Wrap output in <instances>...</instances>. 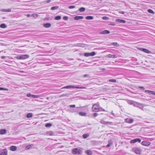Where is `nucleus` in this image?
<instances>
[{
    "label": "nucleus",
    "instance_id": "1",
    "mask_svg": "<svg viewBox=\"0 0 155 155\" xmlns=\"http://www.w3.org/2000/svg\"><path fill=\"white\" fill-rule=\"evenodd\" d=\"M92 110L94 112H98L100 111V108L99 106V104L97 103L94 104L92 107Z\"/></svg>",
    "mask_w": 155,
    "mask_h": 155
},
{
    "label": "nucleus",
    "instance_id": "2",
    "mask_svg": "<svg viewBox=\"0 0 155 155\" xmlns=\"http://www.w3.org/2000/svg\"><path fill=\"white\" fill-rule=\"evenodd\" d=\"M133 104L134 106L139 107L142 110L143 109V104L136 102H133L131 103Z\"/></svg>",
    "mask_w": 155,
    "mask_h": 155
},
{
    "label": "nucleus",
    "instance_id": "3",
    "mask_svg": "<svg viewBox=\"0 0 155 155\" xmlns=\"http://www.w3.org/2000/svg\"><path fill=\"white\" fill-rule=\"evenodd\" d=\"M29 56L27 54H22L21 55L17 57V59L21 60V59H25L26 58H28Z\"/></svg>",
    "mask_w": 155,
    "mask_h": 155
},
{
    "label": "nucleus",
    "instance_id": "4",
    "mask_svg": "<svg viewBox=\"0 0 155 155\" xmlns=\"http://www.w3.org/2000/svg\"><path fill=\"white\" fill-rule=\"evenodd\" d=\"M72 152L74 154H80L81 153V150L80 149L77 148H74L73 149Z\"/></svg>",
    "mask_w": 155,
    "mask_h": 155
},
{
    "label": "nucleus",
    "instance_id": "5",
    "mask_svg": "<svg viewBox=\"0 0 155 155\" xmlns=\"http://www.w3.org/2000/svg\"><path fill=\"white\" fill-rule=\"evenodd\" d=\"M132 150L133 152L137 154H140V149L137 147H134L132 149Z\"/></svg>",
    "mask_w": 155,
    "mask_h": 155
},
{
    "label": "nucleus",
    "instance_id": "6",
    "mask_svg": "<svg viewBox=\"0 0 155 155\" xmlns=\"http://www.w3.org/2000/svg\"><path fill=\"white\" fill-rule=\"evenodd\" d=\"M96 54L95 52H92L91 53H85L84 54V56L85 57H88L89 56H92Z\"/></svg>",
    "mask_w": 155,
    "mask_h": 155
},
{
    "label": "nucleus",
    "instance_id": "7",
    "mask_svg": "<svg viewBox=\"0 0 155 155\" xmlns=\"http://www.w3.org/2000/svg\"><path fill=\"white\" fill-rule=\"evenodd\" d=\"M139 49L141 51H143V52L147 54H151L152 53L151 51H150L148 50L145 48H139Z\"/></svg>",
    "mask_w": 155,
    "mask_h": 155
},
{
    "label": "nucleus",
    "instance_id": "8",
    "mask_svg": "<svg viewBox=\"0 0 155 155\" xmlns=\"http://www.w3.org/2000/svg\"><path fill=\"white\" fill-rule=\"evenodd\" d=\"M125 121L127 123L131 124L133 122L134 120L132 118H127L125 119Z\"/></svg>",
    "mask_w": 155,
    "mask_h": 155
},
{
    "label": "nucleus",
    "instance_id": "9",
    "mask_svg": "<svg viewBox=\"0 0 155 155\" xmlns=\"http://www.w3.org/2000/svg\"><path fill=\"white\" fill-rule=\"evenodd\" d=\"M145 92L147 93L151 94L153 95H155V92L153 91H151L150 90H145Z\"/></svg>",
    "mask_w": 155,
    "mask_h": 155
},
{
    "label": "nucleus",
    "instance_id": "10",
    "mask_svg": "<svg viewBox=\"0 0 155 155\" xmlns=\"http://www.w3.org/2000/svg\"><path fill=\"white\" fill-rule=\"evenodd\" d=\"M141 144L144 146H148L150 144V143L146 141H143L141 142Z\"/></svg>",
    "mask_w": 155,
    "mask_h": 155
},
{
    "label": "nucleus",
    "instance_id": "11",
    "mask_svg": "<svg viewBox=\"0 0 155 155\" xmlns=\"http://www.w3.org/2000/svg\"><path fill=\"white\" fill-rule=\"evenodd\" d=\"M116 21L117 22L124 23L126 22L125 20H124L117 19H116Z\"/></svg>",
    "mask_w": 155,
    "mask_h": 155
},
{
    "label": "nucleus",
    "instance_id": "12",
    "mask_svg": "<svg viewBox=\"0 0 155 155\" xmlns=\"http://www.w3.org/2000/svg\"><path fill=\"white\" fill-rule=\"evenodd\" d=\"M1 151L0 155H7V150H4Z\"/></svg>",
    "mask_w": 155,
    "mask_h": 155
},
{
    "label": "nucleus",
    "instance_id": "13",
    "mask_svg": "<svg viewBox=\"0 0 155 155\" xmlns=\"http://www.w3.org/2000/svg\"><path fill=\"white\" fill-rule=\"evenodd\" d=\"M72 95L71 93H69V94H65L64 93L61 94L60 96V97H62L66 96L67 97H69V95Z\"/></svg>",
    "mask_w": 155,
    "mask_h": 155
},
{
    "label": "nucleus",
    "instance_id": "14",
    "mask_svg": "<svg viewBox=\"0 0 155 155\" xmlns=\"http://www.w3.org/2000/svg\"><path fill=\"white\" fill-rule=\"evenodd\" d=\"M110 33V31L107 30H104V31H102L100 33V34H108Z\"/></svg>",
    "mask_w": 155,
    "mask_h": 155
},
{
    "label": "nucleus",
    "instance_id": "15",
    "mask_svg": "<svg viewBox=\"0 0 155 155\" xmlns=\"http://www.w3.org/2000/svg\"><path fill=\"white\" fill-rule=\"evenodd\" d=\"M10 150L12 151H15L17 150V147L14 146H11L10 147Z\"/></svg>",
    "mask_w": 155,
    "mask_h": 155
},
{
    "label": "nucleus",
    "instance_id": "16",
    "mask_svg": "<svg viewBox=\"0 0 155 155\" xmlns=\"http://www.w3.org/2000/svg\"><path fill=\"white\" fill-rule=\"evenodd\" d=\"M83 18V17L82 16H76L74 18V19L76 20L82 19Z\"/></svg>",
    "mask_w": 155,
    "mask_h": 155
},
{
    "label": "nucleus",
    "instance_id": "17",
    "mask_svg": "<svg viewBox=\"0 0 155 155\" xmlns=\"http://www.w3.org/2000/svg\"><path fill=\"white\" fill-rule=\"evenodd\" d=\"M85 153L87 155H91L92 154V152L89 150H86Z\"/></svg>",
    "mask_w": 155,
    "mask_h": 155
},
{
    "label": "nucleus",
    "instance_id": "18",
    "mask_svg": "<svg viewBox=\"0 0 155 155\" xmlns=\"http://www.w3.org/2000/svg\"><path fill=\"white\" fill-rule=\"evenodd\" d=\"M51 26V25L49 23H47L44 24L43 25L44 27L45 28H50Z\"/></svg>",
    "mask_w": 155,
    "mask_h": 155
},
{
    "label": "nucleus",
    "instance_id": "19",
    "mask_svg": "<svg viewBox=\"0 0 155 155\" xmlns=\"http://www.w3.org/2000/svg\"><path fill=\"white\" fill-rule=\"evenodd\" d=\"M6 130L5 129H1L0 130V134H3L6 133Z\"/></svg>",
    "mask_w": 155,
    "mask_h": 155
},
{
    "label": "nucleus",
    "instance_id": "20",
    "mask_svg": "<svg viewBox=\"0 0 155 155\" xmlns=\"http://www.w3.org/2000/svg\"><path fill=\"white\" fill-rule=\"evenodd\" d=\"M33 144H30V145H27L26 147V150H29V149H30V148H31L33 146Z\"/></svg>",
    "mask_w": 155,
    "mask_h": 155
},
{
    "label": "nucleus",
    "instance_id": "21",
    "mask_svg": "<svg viewBox=\"0 0 155 155\" xmlns=\"http://www.w3.org/2000/svg\"><path fill=\"white\" fill-rule=\"evenodd\" d=\"M0 27L2 28H7V26L6 24H2L0 25Z\"/></svg>",
    "mask_w": 155,
    "mask_h": 155
},
{
    "label": "nucleus",
    "instance_id": "22",
    "mask_svg": "<svg viewBox=\"0 0 155 155\" xmlns=\"http://www.w3.org/2000/svg\"><path fill=\"white\" fill-rule=\"evenodd\" d=\"M93 17L91 16H87L86 17V19L87 20H92L93 19Z\"/></svg>",
    "mask_w": 155,
    "mask_h": 155
},
{
    "label": "nucleus",
    "instance_id": "23",
    "mask_svg": "<svg viewBox=\"0 0 155 155\" xmlns=\"http://www.w3.org/2000/svg\"><path fill=\"white\" fill-rule=\"evenodd\" d=\"M41 97V96L38 95H32L31 97L33 98H38Z\"/></svg>",
    "mask_w": 155,
    "mask_h": 155
},
{
    "label": "nucleus",
    "instance_id": "24",
    "mask_svg": "<svg viewBox=\"0 0 155 155\" xmlns=\"http://www.w3.org/2000/svg\"><path fill=\"white\" fill-rule=\"evenodd\" d=\"M33 114L31 113H28L27 115V117L28 118H29L32 117Z\"/></svg>",
    "mask_w": 155,
    "mask_h": 155
},
{
    "label": "nucleus",
    "instance_id": "25",
    "mask_svg": "<svg viewBox=\"0 0 155 155\" xmlns=\"http://www.w3.org/2000/svg\"><path fill=\"white\" fill-rule=\"evenodd\" d=\"M47 134L50 136L53 135V133L52 131H49L47 132Z\"/></svg>",
    "mask_w": 155,
    "mask_h": 155
},
{
    "label": "nucleus",
    "instance_id": "26",
    "mask_svg": "<svg viewBox=\"0 0 155 155\" xmlns=\"http://www.w3.org/2000/svg\"><path fill=\"white\" fill-rule=\"evenodd\" d=\"M79 114L81 116H85L86 115V113L83 112H80L79 113Z\"/></svg>",
    "mask_w": 155,
    "mask_h": 155
},
{
    "label": "nucleus",
    "instance_id": "27",
    "mask_svg": "<svg viewBox=\"0 0 155 155\" xmlns=\"http://www.w3.org/2000/svg\"><path fill=\"white\" fill-rule=\"evenodd\" d=\"M137 138L135 139L134 140H131L130 141V143H135L136 142H137Z\"/></svg>",
    "mask_w": 155,
    "mask_h": 155
},
{
    "label": "nucleus",
    "instance_id": "28",
    "mask_svg": "<svg viewBox=\"0 0 155 155\" xmlns=\"http://www.w3.org/2000/svg\"><path fill=\"white\" fill-rule=\"evenodd\" d=\"M72 88H78V89H83V88H85V87H79L77 86H74L72 85Z\"/></svg>",
    "mask_w": 155,
    "mask_h": 155
},
{
    "label": "nucleus",
    "instance_id": "29",
    "mask_svg": "<svg viewBox=\"0 0 155 155\" xmlns=\"http://www.w3.org/2000/svg\"><path fill=\"white\" fill-rule=\"evenodd\" d=\"M58 8V6H55L52 7H51V10H53L55 9H57Z\"/></svg>",
    "mask_w": 155,
    "mask_h": 155
},
{
    "label": "nucleus",
    "instance_id": "30",
    "mask_svg": "<svg viewBox=\"0 0 155 155\" xmlns=\"http://www.w3.org/2000/svg\"><path fill=\"white\" fill-rule=\"evenodd\" d=\"M72 85H69V86H67L65 87H64L62 88H67L68 89L70 88H72Z\"/></svg>",
    "mask_w": 155,
    "mask_h": 155
},
{
    "label": "nucleus",
    "instance_id": "31",
    "mask_svg": "<svg viewBox=\"0 0 155 155\" xmlns=\"http://www.w3.org/2000/svg\"><path fill=\"white\" fill-rule=\"evenodd\" d=\"M52 126V124L50 123H47L45 124V127H49Z\"/></svg>",
    "mask_w": 155,
    "mask_h": 155
},
{
    "label": "nucleus",
    "instance_id": "32",
    "mask_svg": "<svg viewBox=\"0 0 155 155\" xmlns=\"http://www.w3.org/2000/svg\"><path fill=\"white\" fill-rule=\"evenodd\" d=\"M61 17L60 16H58L55 18V19L56 20H59L61 19Z\"/></svg>",
    "mask_w": 155,
    "mask_h": 155
},
{
    "label": "nucleus",
    "instance_id": "33",
    "mask_svg": "<svg viewBox=\"0 0 155 155\" xmlns=\"http://www.w3.org/2000/svg\"><path fill=\"white\" fill-rule=\"evenodd\" d=\"M85 10V8L84 7H81L79 8V11L80 12H84Z\"/></svg>",
    "mask_w": 155,
    "mask_h": 155
},
{
    "label": "nucleus",
    "instance_id": "34",
    "mask_svg": "<svg viewBox=\"0 0 155 155\" xmlns=\"http://www.w3.org/2000/svg\"><path fill=\"white\" fill-rule=\"evenodd\" d=\"M89 136V135L87 134H84L83 135V137L84 138H86Z\"/></svg>",
    "mask_w": 155,
    "mask_h": 155
},
{
    "label": "nucleus",
    "instance_id": "35",
    "mask_svg": "<svg viewBox=\"0 0 155 155\" xmlns=\"http://www.w3.org/2000/svg\"><path fill=\"white\" fill-rule=\"evenodd\" d=\"M109 81L111 82L115 83L116 82V81L115 79H110L109 80Z\"/></svg>",
    "mask_w": 155,
    "mask_h": 155
},
{
    "label": "nucleus",
    "instance_id": "36",
    "mask_svg": "<svg viewBox=\"0 0 155 155\" xmlns=\"http://www.w3.org/2000/svg\"><path fill=\"white\" fill-rule=\"evenodd\" d=\"M114 46H116L117 47H118L119 45L117 42H113L111 44Z\"/></svg>",
    "mask_w": 155,
    "mask_h": 155
},
{
    "label": "nucleus",
    "instance_id": "37",
    "mask_svg": "<svg viewBox=\"0 0 155 155\" xmlns=\"http://www.w3.org/2000/svg\"><path fill=\"white\" fill-rule=\"evenodd\" d=\"M148 12L149 13L154 14V12L151 9H149L148 10Z\"/></svg>",
    "mask_w": 155,
    "mask_h": 155
},
{
    "label": "nucleus",
    "instance_id": "38",
    "mask_svg": "<svg viewBox=\"0 0 155 155\" xmlns=\"http://www.w3.org/2000/svg\"><path fill=\"white\" fill-rule=\"evenodd\" d=\"M0 90H6L8 91V89L6 88H4L3 87H0Z\"/></svg>",
    "mask_w": 155,
    "mask_h": 155
},
{
    "label": "nucleus",
    "instance_id": "39",
    "mask_svg": "<svg viewBox=\"0 0 155 155\" xmlns=\"http://www.w3.org/2000/svg\"><path fill=\"white\" fill-rule=\"evenodd\" d=\"M101 123L102 124H106V121H105L103 120H101Z\"/></svg>",
    "mask_w": 155,
    "mask_h": 155
},
{
    "label": "nucleus",
    "instance_id": "40",
    "mask_svg": "<svg viewBox=\"0 0 155 155\" xmlns=\"http://www.w3.org/2000/svg\"><path fill=\"white\" fill-rule=\"evenodd\" d=\"M103 20H107L109 19V18L107 16H104L102 18Z\"/></svg>",
    "mask_w": 155,
    "mask_h": 155
},
{
    "label": "nucleus",
    "instance_id": "41",
    "mask_svg": "<svg viewBox=\"0 0 155 155\" xmlns=\"http://www.w3.org/2000/svg\"><path fill=\"white\" fill-rule=\"evenodd\" d=\"M31 16L33 17H37L38 16V15L36 14H34L31 15Z\"/></svg>",
    "mask_w": 155,
    "mask_h": 155
},
{
    "label": "nucleus",
    "instance_id": "42",
    "mask_svg": "<svg viewBox=\"0 0 155 155\" xmlns=\"http://www.w3.org/2000/svg\"><path fill=\"white\" fill-rule=\"evenodd\" d=\"M63 19L65 20H67L68 19V18L67 16H64L63 17Z\"/></svg>",
    "mask_w": 155,
    "mask_h": 155
},
{
    "label": "nucleus",
    "instance_id": "43",
    "mask_svg": "<svg viewBox=\"0 0 155 155\" xmlns=\"http://www.w3.org/2000/svg\"><path fill=\"white\" fill-rule=\"evenodd\" d=\"M109 144L110 145H111L112 144V141L111 140H109L108 141Z\"/></svg>",
    "mask_w": 155,
    "mask_h": 155
},
{
    "label": "nucleus",
    "instance_id": "44",
    "mask_svg": "<svg viewBox=\"0 0 155 155\" xmlns=\"http://www.w3.org/2000/svg\"><path fill=\"white\" fill-rule=\"evenodd\" d=\"M75 6L74 5L69 6L68 7V8L70 9H72L75 8Z\"/></svg>",
    "mask_w": 155,
    "mask_h": 155
},
{
    "label": "nucleus",
    "instance_id": "45",
    "mask_svg": "<svg viewBox=\"0 0 155 155\" xmlns=\"http://www.w3.org/2000/svg\"><path fill=\"white\" fill-rule=\"evenodd\" d=\"M138 88H140V89L144 90H145V88L143 87L142 86H139Z\"/></svg>",
    "mask_w": 155,
    "mask_h": 155
},
{
    "label": "nucleus",
    "instance_id": "46",
    "mask_svg": "<svg viewBox=\"0 0 155 155\" xmlns=\"http://www.w3.org/2000/svg\"><path fill=\"white\" fill-rule=\"evenodd\" d=\"M51 0H48L47 1H44V3H49L51 2Z\"/></svg>",
    "mask_w": 155,
    "mask_h": 155
},
{
    "label": "nucleus",
    "instance_id": "47",
    "mask_svg": "<svg viewBox=\"0 0 155 155\" xmlns=\"http://www.w3.org/2000/svg\"><path fill=\"white\" fill-rule=\"evenodd\" d=\"M109 58H112V55L111 54H109L107 55Z\"/></svg>",
    "mask_w": 155,
    "mask_h": 155
},
{
    "label": "nucleus",
    "instance_id": "48",
    "mask_svg": "<svg viewBox=\"0 0 155 155\" xmlns=\"http://www.w3.org/2000/svg\"><path fill=\"white\" fill-rule=\"evenodd\" d=\"M98 114L97 113H95L93 114V116L94 117H96L98 115Z\"/></svg>",
    "mask_w": 155,
    "mask_h": 155
},
{
    "label": "nucleus",
    "instance_id": "49",
    "mask_svg": "<svg viewBox=\"0 0 155 155\" xmlns=\"http://www.w3.org/2000/svg\"><path fill=\"white\" fill-rule=\"evenodd\" d=\"M70 107H75V105H69Z\"/></svg>",
    "mask_w": 155,
    "mask_h": 155
},
{
    "label": "nucleus",
    "instance_id": "50",
    "mask_svg": "<svg viewBox=\"0 0 155 155\" xmlns=\"http://www.w3.org/2000/svg\"><path fill=\"white\" fill-rule=\"evenodd\" d=\"M32 95L30 93H28L27 94V96L28 97H31Z\"/></svg>",
    "mask_w": 155,
    "mask_h": 155
},
{
    "label": "nucleus",
    "instance_id": "51",
    "mask_svg": "<svg viewBox=\"0 0 155 155\" xmlns=\"http://www.w3.org/2000/svg\"><path fill=\"white\" fill-rule=\"evenodd\" d=\"M89 76V75L88 74H86L84 75L83 77L84 78H87Z\"/></svg>",
    "mask_w": 155,
    "mask_h": 155
},
{
    "label": "nucleus",
    "instance_id": "52",
    "mask_svg": "<svg viewBox=\"0 0 155 155\" xmlns=\"http://www.w3.org/2000/svg\"><path fill=\"white\" fill-rule=\"evenodd\" d=\"M7 9H2V12H7Z\"/></svg>",
    "mask_w": 155,
    "mask_h": 155
},
{
    "label": "nucleus",
    "instance_id": "53",
    "mask_svg": "<svg viewBox=\"0 0 155 155\" xmlns=\"http://www.w3.org/2000/svg\"><path fill=\"white\" fill-rule=\"evenodd\" d=\"M137 142H138L139 143H140L141 142V140L140 139L137 138Z\"/></svg>",
    "mask_w": 155,
    "mask_h": 155
},
{
    "label": "nucleus",
    "instance_id": "54",
    "mask_svg": "<svg viewBox=\"0 0 155 155\" xmlns=\"http://www.w3.org/2000/svg\"><path fill=\"white\" fill-rule=\"evenodd\" d=\"M117 58V57L115 55H112V58Z\"/></svg>",
    "mask_w": 155,
    "mask_h": 155
},
{
    "label": "nucleus",
    "instance_id": "55",
    "mask_svg": "<svg viewBox=\"0 0 155 155\" xmlns=\"http://www.w3.org/2000/svg\"><path fill=\"white\" fill-rule=\"evenodd\" d=\"M100 110L101 111H105V110L103 109L102 108H100Z\"/></svg>",
    "mask_w": 155,
    "mask_h": 155
},
{
    "label": "nucleus",
    "instance_id": "56",
    "mask_svg": "<svg viewBox=\"0 0 155 155\" xmlns=\"http://www.w3.org/2000/svg\"><path fill=\"white\" fill-rule=\"evenodd\" d=\"M112 123V122L109 121H106V124H111Z\"/></svg>",
    "mask_w": 155,
    "mask_h": 155
},
{
    "label": "nucleus",
    "instance_id": "57",
    "mask_svg": "<svg viewBox=\"0 0 155 155\" xmlns=\"http://www.w3.org/2000/svg\"><path fill=\"white\" fill-rule=\"evenodd\" d=\"M5 58V56H1V58L2 59H4Z\"/></svg>",
    "mask_w": 155,
    "mask_h": 155
},
{
    "label": "nucleus",
    "instance_id": "58",
    "mask_svg": "<svg viewBox=\"0 0 155 155\" xmlns=\"http://www.w3.org/2000/svg\"><path fill=\"white\" fill-rule=\"evenodd\" d=\"M7 12H10L11 11V9H7Z\"/></svg>",
    "mask_w": 155,
    "mask_h": 155
},
{
    "label": "nucleus",
    "instance_id": "59",
    "mask_svg": "<svg viewBox=\"0 0 155 155\" xmlns=\"http://www.w3.org/2000/svg\"><path fill=\"white\" fill-rule=\"evenodd\" d=\"M110 146H111V145H110V144H109L108 143V144L107 145V147H110Z\"/></svg>",
    "mask_w": 155,
    "mask_h": 155
},
{
    "label": "nucleus",
    "instance_id": "60",
    "mask_svg": "<svg viewBox=\"0 0 155 155\" xmlns=\"http://www.w3.org/2000/svg\"><path fill=\"white\" fill-rule=\"evenodd\" d=\"M124 12H123V11H121L120 12V13H121L122 14H124Z\"/></svg>",
    "mask_w": 155,
    "mask_h": 155
},
{
    "label": "nucleus",
    "instance_id": "61",
    "mask_svg": "<svg viewBox=\"0 0 155 155\" xmlns=\"http://www.w3.org/2000/svg\"><path fill=\"white\" fill-rule=\"evenodd\" d=\"M111 113L113 116H114V114L113 113V111H112Z\"/></svg>",
    "mask_w": 155,
    "mask_h": 155
},
{
    "label": "nucleus",
    "instance_id": "62",
    "mask_svg": "<svg viewBox=\"0 0 155 155\" xmlns=\"http://www.w3.org/2000/svg\"><path fill=\"white\" fill-rule=\"evenodd\" d=\"M83 45V44H80L79 46H82V45Z\"/></svg>",
    "mask_w": 155,
    "mask_h": 155
},
{
    "label": "nucleus",
    "instance_id": "63",
    "mask_svg": "<svg viewBox=\"0 0 155 155\" xmlns=\"http://www.w3.org/2000/svg\"><path fill=\"white\" fill-rule=\"evenodd\" d=\"M48 19V18H45V20H47Z\"/></svg>",
    "mask_w": 155,
    "mask_h": 155
},
{
    "label": "nucleus",
    "instance_id": "64",
    "mask_svg": "<svg viewBox=\"0 0 155 155\" xmlns=\"http://www.w3.org/2000/svg\"><path fill=\"white\" fill-rule=\"evenodd\" d=\"M30 15L29 14H28L27 15V16L28 17H29V16H30Z\"/></svg>",
    "mask_w": 155,
    "mask_h": 155
}]
</instances>
